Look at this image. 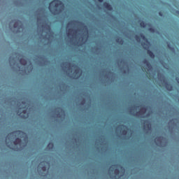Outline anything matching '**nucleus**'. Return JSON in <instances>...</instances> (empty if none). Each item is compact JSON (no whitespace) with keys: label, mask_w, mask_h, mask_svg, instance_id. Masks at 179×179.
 Returning <instances> with one entry per match:
<instances>
[{"label":"nucleus","mask_w":179,"mask_h":179,"mask_svg":"<svg viewBox=\"0 0 179 179\" xmlns=\"http://www.w3.org/2000/svg\"><path fill=\"white\" fill-rule=\"evenodd\" d=\"M50 169V161L41 162L38 167V173L42 177H47L48 176V170Z\"/></svg>","instance_id":"423d86ee"},{"label":"nucleus","mask_w":179,"mask_h":179,"mask_svg":"<svg viewBox=\"0 0 179 179\" xmlns=\"http://www.w3.org/2000/svg\"><path fill=\"white\" fill-rule=\"evenodd\" d=\"M14 5H15L16 6H22L23 5V3L22 2V1L17 0L14 1Z\"/></svg>","instance_id":"bb28decb"},{"label":"nucleus","mask_w":179,"mask_h":179,"mask_svg":"<svg viewBox=\"0 0 179 179\" xmlns=\"http://www.w3.org/2000/svg\"><path fill=\"white\" fill-rule=\"evenodd\" d=\"M65 8L64 3L61 0H53L49 4V10L52 15H59Z\"/></svg>","instance_id":"f03ea898"},{"label":"nucleus","mask_w":179,"mask_h":179,"mask_svg":"<svg viewBox=\"0 0 179 179\" xmlns=\"http://www.w3.org/2000/svg\"><path fill=\"white\" fill-rule=\"evenodd\" d=\"M141 38L143 40L144 42H141V45L145 51H147V54L149 55V57L153 59L155 58V53L150 50V47L152 46V43H150V41L143 35V34H141Z\"/></svg>","instance_id":"20e7f679"},{"label":"nucleus","mask_w":179,"mask_h":179,"mask_svg":"<svg viewBox=\"0 0 179 179\" xmlns=\"http://www.w3.org/2000/svg\"><path fill=\"white\" fill-rule=\"evenodd\" d=\"M115 41L116 43H118L119 44H120V45H122V44H124V38H122L117 37L115 39Z\"/></svg>","instance_id":"5701e85b"},{"label":"nucleus","mask_w":179,"mask_h":179,"mask_svg":"<svg viewBox=\"0 0 179 179\" xmlns=\"http://www.w3.org/2000/svg\"><path fill=\"white\" fill-rule=\"evenodd\" d=\"M136 40H137V41L139 43V41H141V38H136Z\"/></svg>","instance_id":"79ce46f5"},{"label":"nucleus","mask_w":179,"mask_h":179,"mask_svg":"<svg viewBox=\"0 0 179 179\" xmlns=\"http://www.w3.org/2000/svg\"><path fill=\"white\" fill-rule=\"evenodd\" d=\"M80 24L83 26L81 28V30H85V31H87V26H86L83 22H80Z\"/></svg>","instance_id":"c85d7f7f"},{"label":"nucleus","mask_w":179,"mask_h":179,"mask_svg":"<svg viewBox=\"0 0 179 179\" xmlns=\"http://www.w3.org/2000/svg\"><path fill=\"white\" fill-rule=\"evenodd\" d=\"M175 80H176L178 85H179V78L178 77H176Z\"/></svg>","instance_id":"f704fd0d"},{"label":"nucleus","mask_w":179,"mask_h":179,"mask_svg":"<svg viewBox=\"0 0 179 179\" xmlns=\"http://www.w3.org/2000/svg\"><path fill=\"white\" fill-rule=\"evenodd\" d=\"M178 179H179V177H178Z\"/></svg>","instance_id":"de8ad7c7"},{"label":"nucleus","mask_w":179,"mask_h":179,"mask_svg":"<svg viewBox=\"0 0 179 179\" xmlns=\"http://www.w3.org/2000/svg\"><path fill=\"white\" fill-rule=\"evenodd\" d=\"M141 110L142 113V114L140 115L141 118H148L150 115L153 114V109L150 106L141 105Z\"/></svg>","instance_id":"6e6552de"},{"label":"nucleus","mask_w":179,"mask_h":179,"mask_svg":"<svg viewBox=\"0 0 179 179\" xmlns=\"http://www.w3.org/2000/svg\"><path fill=\"white\" fill-rule=\"evenodd\" d=\"M61 117H62V115L60 113H57V117L61 118Z\"/></svg>","instance_id":"c9c22d12"},{"label":"nucleus","mask_w":179,"mask_h":179,"mask_svg":"<svg viewBox=\"0 0 179 179\" xmlns=\"http://www.w3.org/2000/svg\"><path fill=\"white\" fill-rule=\"evenodd\" d=\"M143 64L145 65V69L148 70V72H152L153 71V66L149 62V61L146 59H143Z\"/></svg>","instance_id":"f8f14e48"},{"label":"nucleus","mask_w":179,"mask_h":179,"mask_svg":"<svg viewBox=\"0 0 179 179\" xmlns=\"http://www.w3.org/2000/svg\"><path fill=\"white\" fill-rule=\"evenodd\" d=\"M157 34H159V31H157Z\"/></svg>","instance_id":"49530a36"},{"label":"nucleus","mask_w":179,"mask_h":179,"mask_svg":"<svg viewBox=\"0 0 179 179\" xmlns=\"http://www.w3.org/2000/svg\"><path fill=\"white\" fill-rule=\"evenodd\" d=\"M71 24H72V23L67 24V27H69V26H71Z\"/></svg>","instance_id":"37998d69"},{"label":"nucleus","mask_w":179,"mask_h":179,"mask_svg":"<svg viewBox=\"0 0 179 179\" xmlns=\"http://www.w3.org/2000/svg\"><path fill=\"white\" fill-rule=\"evenodd\" d=\"M158 82L161 83L163 87H165L168 92H172L173 90V85L169 83V80L166 78V76L163 74V73H157Z\"/></svg>","instance_id":"39448f33"},{"label":"nucleus","mask_w":179,"mask_h":179,"mask_svg":"<svg viewBox=\"0 0 179 179\" xmlns=\"http://www.w3.org/2000/svg\"><path fill=\"white\" fill-rule=\"evenodd\" d=\"M42 28L43 30H47L49 33H51V27H50V25L48 24L45 23L43 26Z\"/></svg>","instance_id":"aec40b11"},{"label":"nucleus","mask_w":179,"mask_h":179,"mask_svg":"<svg viewBox=\"0 0 179 179\" xmlns=\"http://www.w3.org/2000/svg\"><path fill=\"white\" fill-rule=\"evenodd\" d=\"M122 72L123 75L127 74V70H123Z\"/></svg>","instance_id":"4c0bfd02"},{"label":"nucleus","mask_w":179,"mask_h":179,"mask_svg":"<svg viewBox=\"0 0 179 179\" xmlns=\"http://www.w3.org/2000/svg\"><path fill=\"white\" fill-rule=\"evenodd\" d=\"M86 102V100L83 99V101H81L80 104L81 106H85V103Z\"/></svg>","instance_id":"473e14b6"},{"label":"nucleus","mask_w":179,"mask_h":179,"mask_svg":"<svg viewBox=\"0 0 179 179\" xmlns=\"http://www.w3.org/2000/svg\"><path fill=\"white\" fill-rule=\"evenodd\" d=\"M130 113L132 115H135V113H132L133 111L135 112V110H138V106H133L130 108Z\"/></svg>","instance_id":"a878e982"},{"label":"nucleus","mask_w":179,"mask_h":179,"mask_svg":"<svg viewBox=\"0 0 179 179\" xmlns=\"http://www.w3.org/2000/svg\"><path fill=\"white\" fill-rule=\"evenodd\" d=\"M13 27L14 29H17V31H16L17 33H20V29L23 27V24H22V21H20V20H17L14 22Z\"/></svg>","instance_id":"ddd939ff"},{"label":"nucleus","mask_w":179,"mask_h":179,"mask_svg":"<svg viewBox=\"0 0 179 179\" xmlns=\"http://www.w3.org/2000/svg\"><path fill=\"white\" fill-rule=\"evenodd\" d=\"M158 15H159V16H160L161 17H164V14H163V12H162V11H159V12L158 13Z\"/></svg>","instance_id":"2f4dec72"},{"label":"nucleus","mask_w":179,"mask_h":179,"mask_svg":"<svg viewBox=\"0 0 179 179\" xmlns=\"http://www.w3.org/2000/svg\"><path fill=\"white\" fill-rule=\"evenodd\" d=\"M6 103H12L15 101H12V98H8L5 100Z\"/></svg>","instance_id":"c756f323"},{"label":"nucleus","mask_w":179,"mask_h":179,"mask_svg":"<svg viewBox=\"0 0 179 179\" xmlns=\"http://www.w3.org/2000/svg\"><path fill=\"white\" fill-rule=\"evenodd\" d=\"M143 131L145 135L152 134V123L150 120H143Z\"/></svg>","instance_id":"1a4fd4ad"},{"label":"nucleus","mask_w":179,"mask_h":179,"mask_svg":"<svg viewBox=\"0 0 179 179\" xmlns=\"http://www.w3.org/2000/svg\"><path fill=\"white\" fill-rule=\"evenodd\" d=\"M25 72L27 71L29 73L33 71V65H31V63H30L29 65H27L24 69Z\"/></svg>","instance_id":"4be33fe9"},{"label":"nucleus","mask_w":179,"mask_h":179,"mask_svg":"<svg viewBox=\"0 0 179 179\" xmlns=\"http://www.w3.org/2000/svg\"><path fill=\"white\" fill-rule=\"evenodd\" d=\"M166 44H167V48H169V50L172 51V52H173V54H176V48H174V46L171 45V43H170V42H167Z\"/></svg>","instance_id":"a211bd4d"},{"label":"nucleus","mask_w":179,"mask_h":179,"mask_svg":"<svg viewBox=\"0 0 179 179\" xmlns=\"http://www.w3.org/2000/svg\"><path fill=\"white\" fill-rule=\"evenodd\" d=\"M31 152H28L27 153V157L29 159V157H31Z\"/></svg>","instance_id":"72a5a7b5"},{"label":"nucleus","mask_w":179,"mask_h":179,"mask_svg":"<svg viewBox=\"0 0 179 179\" xmlns=\"http://www.w3.org/2000/svg\"><path fill=\"white\" fill-rule=\"evenodd\" d=\"M95 51H96V52H99L100 51V48H96Z\"/></svg>","instance_id":"e433bc0d"},{"label":"nucleus","mask_w":179,"mask_h":179,"mask_svg":"<svg viewBox=\"0 0 179 179\" xmlns=\"http://www.w3.org/2000/svg\"><path fill=\"white\" fill-rule=\"evenodd\" d=\"M8 139L13 143L12 150L22 152L29 143V136L23 131H16L8 134Z\"/></svg>","instance_id":"f257e3e1"},{"label":"nucleus","mask_w":179,"mask_h":179,"mask_svg":"<svg viewBox=\"0 0 179 179\" xmlns=\"http://www.w3.org/2000/svg\"><path fill=\"white\" fill-rule=\"evenodd\" d=\"M17 108L18 110L17 112V114L21 117L23 118L24 120H26L29 117V113L27 112V109H24L22 112V108L20 107V101H18L17 103Z\"/></svg>","instance_id":"9b49d317"},{"label":"nucleus","mask_w":179,"mask_h":179,"mask_svg":"<svg viewBox=\"0 0 179 179\" xmlns=\"http://www.w3.org/2000/svg\"><path fill=\"white\" fill-rule=\"evenodd\" d=\"M65 65H66V63L62 64V65H61L62 68H64V66H65Z\"/></svg>","instance_id":"ea45409f"},{"label":"nucleus","mask_w":179,"mask_h":179,"mask_svg":"<svg viewBox=\"0 0 179 179\" xmlns=\"http://www.w3.org/2000/svg\"><path fill=\"white\" fill-rule=\"evenodd\" d=\"M9 61V64L10 65V66H13V65H15V64H16V60H15V57H10L8 59Z\"/></svg>","instance_id":"412c9836"},{"label":"nucleus","mask_w":179,"mask_h":179,"mask_svg":"<svg viewBox=\"0 0 179 179\" xmlns=\"http://www.w3.org/2000/svg\"><path fill=\"white\" fill-rule=\"evenodd\" d=\"M138 23L139 24L140 27H142V29L146 28V26L148 24H146V22H145V21H143L142 20H139L138 21Z\"/></svg>","instance_id":"6ab92c4d"},{"label":"nucleus","mask_w":179,"mask_h":179,"mask_svg":"<svg viewBox=\"0 0 179 179\" xmlns=\"http://www.w3.org/2000/svg\"><path fill=\"white\" fill-rule=\"evenodd\" d=\"M110 75H114V73H113V72H110Z\"/></svg>","instance_id":"a18cd8bd"},{"label":"nucleus","mask_w":179,"mask_h":179,"mask_svg":"<svg viewBox=\"0 0 179 179\" xmlns=\"http://www.w3.org/2000/svg\"><path fill=\"white\" fill-rule=\"evenodd\" d=\"M98 2H99L100 3H103V2H104V0H97Z\"/></svg>","instance_id":"58836bf2"},{"label":"nucleus","mask_w":179,"mask_h":179,"mask_svg":"<svg viewBox=\"0 0 179 179\" xmlns=\"http://www.w3.org/2000/svg\"><path fill=\"white\" fill-rule=\"evenodd\" d=\"M155 143L157 146H159V148H166V146H167V143H169V141L166 137L159 136L155 138Z\"/></svg>","instance_id":"9d476101"},{"label":"nucleus","mask_w":179,"mask_h":179,"mask_svg":"<svg viewBox=\"0 0 179 179\" xmlns=\"http://www.w3.org/2000/svg\"><path fill=\"white\" fill-rule=\"evenodd\" d=\"M34 59L35 61H37V64L39 66H45L50 64V60H48L47 57L44 55H36Z\"/></svg>","instance_id":"0eeeda50"},{"label":"nucleus","mask_w":179,"mask_h":179,"mask_svg":"<svg viewBox=\"0 0 179 179\" xmlns=\"http://www.w3.org/2000/svg\"><path fill=\"white\" fill-rule=\"evenodd\" d=\"M21 103L23 104V106H24V104H26V102L24 101H22Z\"/></svg>","instance_id":"a19ab883"},{"label":"nucleus","mask_w":179,"mask_h":179,"mask_svg":"<svg viewBox=\"0 0 179 179\" xmlns=\"http://www.w3.org/2000/svg\"><path fill=\"white\" fill-rule=\"evenodd\" d=\"M106 15H107V16H108V17H110V19H113V20H115L117 19V18H115V16H114L113 15L112 13L106 12Z\"/></svg>","instance_id":"cd10ccee"},{"label":"nucleus","mask_w":179,"mask_h":179,"mask_svg":"<svg viewBox=\"0 0 179 179\" xmlns=\"http://www.w3.org/2000/svg\"><path fill=\"white\" fill-rule=\"evenodd\" d=\"M62 89H64V90H66V87H68V85L64 83H62Z\"/></svg>","instance_id":"7c9ffc66"},{"label":"nucleus","mask_w":179,"mask_h":179,"mask_svg":"<svg viewBox=\"0 0 179 179\" xmlns=\"http://www.w3.org/2000/svg\"><path fill=\"white\" fill-rule=\"evenodd\" d=\"M148 31H150V33H155L156 32V29L155 28V27H153V24H152L151 23H148Z\"/></svg>","instance_id":"f3484780"},{"label":"nucleus","mask_w":179,"mask_h":179,"mask_svg":"<svg viewBox=\"0 0 179 179\" xmlns=\"http://www.w3.org/2000/svg\"><path fill=\"white\" fill-rule=\"evenodd\" d=\"M47 148L49 149L50 151H52L54 149V143L52 142H49L48 144Z\"/></svg>","instance_id":"393cba45"},{"label":"nucleus","mask_w":179,"mask_h":179,"mask_svg":"<svg viewBox=\"0 0 179 179\" xmlns=\"http://www.w3.org/2000/svg\"><path fill=\"white\" fill-rule=\"evenodd\" d=\"M174 120H177V119H171L169 122V129L171 132H173V131H174V127H177V123Z\"/></svg>","instance_id":"4468645a"},{"label":"nucleus","mask_w":179,"mask_h":179,"mask_svg":"<svg viewBox=\"0 0 179 179\" xmlns=\"http://www.w3.org/2000/svg\"><path fill=\"white\" fill-rule=\"evenodd\" d=\"M103 6L105 9L109 10V12H113V6H111L108 2H104Z\"/></svg>","instance_id":"dca6fc26"},{"label":"nucleus","mask_w":179,"mask_h":179,"mask_svg":"<svg viewBox=\"0 0 179 179\" xmlns=\"http://www.w3.org/2000/svg\"><path fill=\"white\" fill-rule=\"evenodd\" d=\"M59 110H62V111H63V113H65V111L64 110H62V108H59Z\"/></svg>","instance_id":"c03bdc74"},{"label":"nucleus","mask_w":179,"mask_h":179,"mask_svg":"<svg viewBox=\"0 0 179 179\" xmlns=\"http://www.w3.org/2000/svg\"><path fill=\"white\" fill-rule=\"evenodd\" d=\"M72 75L74 79H79V78H80V68L77 67Z\"/></svg>","instance_id":"2eb2a0df"},{"label":"nucleus","mask_w":179,"mask_h":179,"mask_svg":"<svg viewBox=\"0 0 179 179\" xmlns=\"http://www.w3.org/2000/svg\"><path fill=\"white\" fill-rule=\"evenodd\" d=\"M117 167H120V170ZM114 172V176L111 175V172ZM108 174L111 175L110 178H121V177H124V174H125V168L121 165H112L109 168Z\"/></svg>","instance_id":"7ed1b4c3"},{"label":"nucleus","mask_w":179,"mask_h":179,"mask_svg":"<svg viewBox=\"0 0 179 179\" xmlns=\"http://www.w3.org/2000/svg\"><path fill=\"white\" fill-rule=\"evenodd\" d=\"M20 64L21 65H23L24 66H26V65H27V60H26L25 59L21 58L20 59Z\"/></svg>","instance_id":"b1692460"}]
</instances>
